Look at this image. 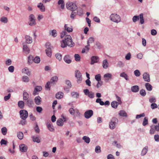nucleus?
Masks as SVG:
<instances>
[{"label": "nucleus", "mask_w": 159, "mask_h": 159, "mask_svg": "<svg viewBox=\"0 0 159 159\" xmlns=\"http://www.w3.org/2000/svg\"><path fill=\"white\" fill-rule=\"evenodd\" d=\"M93 115V111L92 110H89L86 111L84 113V116L86 119H89Z\"/></svg>", "instance_id": "7"}, {"label": "nucleus", "mask_w": 159, "mask_h": 159, "mask_svg": "<svg viewBox=\"0 0 159 159\" xmlns=\"http://www.w3.org/2000/svg\"><path fill=\"white\" fill-rule=\"evenodd\" d=\"M61 47L65 48L67 46L72 48L75 46V43L73 41L72 38L70 35H66L64 39L61 41Z\"/></svg>", "instance_id": "1"}, {"label": "nucleus", "mask_w": 159, "mask_h": 159, "mask_svg": "<svg viewBox=\"0 0 159 159\" xmlns=\"http://www.w3.org/2000/svg\"><path fill=\"white\" fill-rule=\"evenodd\" d=\"M95 152L97 153H99L101 152V147L99 146H97L95 148Z\"/></svg>", "instance_id": "48"}, {"label": "nucleus", "mask_w": 159, "mask_h": 159, "mask_svg": "<svg viewBox=\"0 0 159 159\" xmlns=\"http://www.w3.org/2000/svg\"><path fill=\"white\" fill-rule=\"evenodd\" d=\"M67 8L70 11H75L77 9L75 4L71 2H68L66 4Z\"/></svg>", "instance_id": "4"}, {"label": "nucleus", "mask_w": 159, "mask_h": 159, "mask_svg": "<svg viewBox=\"0 0 159 159\" xmlns=\"http://www.w3.org/2000/svg\"><path fill=\"white\" fill-rule=\"evenodd\" d=\"M156 101V99L155 97H152L150 98L149 99V102L150 103H154Z\"/></svg>", "instance_id": "60"}, {"label": "nucleus", "mask_w": 159, "mask_h": 159, "mask_svg": "<svg viewBox=\"0 0 159 159\" xmlns=\"http://www.w3.org/2000/svg\"><path fill=\"white\" fill-rule=\"evenodd\" d=\"M119 114L120 116H122L126 117L127 116V113L123 110H121L120 111Z\"/></svg>", "instance_id": "43"}, {"label": "nucleus", "mask_w": 159, "mask_h": 159, "mask_svg": "<svg viewBox=\"0 0 159 159\" xmlns=\"http://www.w3.org/2000/svg\"><path fill=\"white\" fill-rule=\"evenodd\" d=\"M119 104H120V103L116 101H113L111 102V104L112 107L115 109H116L117 108Z\"/></svg>", "instance_id": "28"}, {"label": "nucleus", "mask_w": 159, "mask_h": 159, "mask_svg": "<svg viewBox=\"0 0 159 159\" xmlns=\"http://www.w3.org/2000/svg\"><path fill=\"white\" fill-rule=\"evenodd\" d=\"M154 139L157 142H159V135L158 134H156L154 136Z\"/></svg>", "instance_id": "64"}, {"label": "nucleus", "mask_w": 159, "mask_h": 159, "mask_svg": "<svg viewBox=\"0 0 159 159\" xmlns=\"http://www.w3.org/2000/svg\"><path fill=\"white\" fill-rule=\"evenodd\" d=\"M63 60L67 64H70L71 62L70 56L69 55H65L64 57Z\"/></svg>", "instance_id": "14"}, {"label": "nucleus", "mask_w": 159, "mask_h": 159, "mask_svg": "<svg viewBox=\"0 0 159 159\" xmlns=\"http://www.w3.org/2000/svg\"><path fill=\"white\" fill-rule=\"evenodd\" d=\"M29 19L30 21L29 24L30 25L33 26L36 24V22L35 21V17L33 14H31L30 15Z\"/></svg>", "instance_id": "8"}, {"label": "nucleus", "mask_w": 159, "mask_h": 159, "mask_svg": "<svg viewBox=\"0 0 159 159\" xmlns=\"http://www.w3.org/2000/svg\"><path fill=\"white\" fill-rule=\"evenodd\" d=\"M18 105L20 108L23 109L24 107V102L22 101H20L18 102Z\"/></svg>", "instance_id": "30"}, {"label": "nucleus", "mask_w": 159, "mask_h": 159, "mask_svg": "<svg viewBox=\"0 0 159 159\" xmlns=\"http://www.w3.org/2000/svg\"><path fill=\"white\" fill-rule=\"evenodd\" d=\"M75 76L77 78V79L78 83H80L82 80V75L80 71L79 70H76L75 71Z\"/></svg>", "instance_id": "9"}, {"label": "nucleus", "mask_w": 159, "mask_h": 159, "mask_svg": "<svg viewBox=\"0 0 159 159\" xmlns=\"http://www.w3.org/2000/svg\"><path fill=\"white\" fill-rule=\"evenodd\" d=\"M66 84L68 86V88H70L71 87V84L70 81L69 80H66L65 81Z\"/></svg>", "instance_id": "57"}, {"label": "nucleus", "mask_w": 159, "mask_h": 159, "mask_svg": "<svg viewBox=\"0 0 159 159\" xmlns=\"http://www.w3.org/2000/svg\"><path fill=\"white\" fill-rule=\"evenodd\" d=\"M22 72L27 74L28 76H30V72L27 67H25L22 70Z\"/></svg>", "instance_id": "23"}, {"label": "nucleus", "mask_w": 159, "mask_h": 159, "mask_svg": "<svg viewBox=\"0 0 159 159\" xmlns=\"http://www.w3.org/2000/svg\"><path fill=\"white\" fill-rule=\"evenodd\" d=\"M95 78L96 80L98 81H101V76L100 74H98L95 75Z\"/></svg>", "instance_id": "55"}, {"label": "nucleus", "mask_w": 159, "mask_h": 159, "mask_svg": "<svg viewBox=\"0 0 159 159\" xmlns=\"http://www.w3.org/2000/svg\"><path fill=\"white\" fill-rule=\"evenodd\" d=\"M50 35H52L53 37H55L57 35V31L55 30H53L49 33Z\"/></svg>", "instance_id": "37"}, {"label": "nucleus", "mask_w": 159, "mask_h": 159, "mask_svg": "<svg viewBox=\"0 0 159 159\" xmlns=\"http://www.w3.org/2000/svg\"><path fill=\"white\" fill-rule=\"evenodd\" d=\"M20 117L23 120H25L27 118L28 113L25 110H21L19 111Z\"/></svg>", "instance_id": "5"}, {"label": "nucleus", "mask_w": 159, "mask_h": 159, "mask_svg": "<svg viewBox=\"0 0 159 159\" xmlns=\"http://www.w3.org/2000/svg\"><path fill=\"white\" fill-rule=\"evenodd\" d=\"M19 148L20 150L22 152H25L27 150V146L24 144H22L20 145Z\"/></svg>", "instance_id": "10"}, {"label": "nucleus", "mask_w": 159, "mask_h": 159, "mask_svg": "<svg viewBox=\"0 0 159 159\" xmlns=\"http://www.w3.org/2000/svg\"><path fill=\"white\" fill-rule=\"evenodd\" d=\"M94 41V39L92 37L89 38L87 41V44H90L93 43Z\"/></svg>", "instance_id": "41"}, {"label": "nucleus", "mask_w": 159, "mask_h": 159, "mask_svg": "<svg viewBox=\"0 0 159 159\" xmlns=\"http://www.w3.org/2000/svg\"><path fill=\"white\" fill-rule=\"evenodd\" d=\"M139 88L138 85H134L131 87V90L132 92L136 93L139 90Z\"/></svg>", "instance_id": "20"}, {"label": "nucleus", "mask_w": 159, "mask_h": 159, "mask_svg": "<svg viewBox=\"0 0 159 159\" xmlns=\"http://www.w3.org/2000/svg\"><path fill=\"white\" fill-rule=\"evenodd\" d=\"M91 62L90 64L91 65H93L95 63H98L99 60V58L98 56H92L91 58Z\"/></svg>", "instance_id": "6"}, {"label": "nucleus", "mask_w": 159, "mask_h": 159, "mask_svg": "<svg viewBox=\"0 0 159 159\" xmlns=\"http://www.w3.org/2000/svg\"><path fill=\"white\" fill-rule=\"evenodd\" d=\"M110 20L112 21L118 23L120 22V16L117 14H112L110 16Z\"/></svg>", "instance_id": "3"}, {"label": "nucleus", "mask_w": 159, "mask_h": 159, "mask_svg": "<svg viewBox=\"0 0 159 159\" xmlns=\"http://www.w3.org/2000/svg\"><path fill=\"white\" fill-rule=\"evenodd\" d=\"M47 126L48 129L51 132H53L54 131L53 126L52 123H48Z\"/></svg>", "instance_id": "18"}, {"label": "nucleus", "mask_w": 159, "mask_h": 159, "mask_svg": "<svg viewBox=\"0 0 159 159\" xmlns=\"http://www.w3.org/2000/svg\"><path fill=\"white\" fill-rule=\"evenodd\" d=\"M145 86L146 89L148 91H151L152 90V87L151 85L149 83H146L145 84Z\"/></svg>", "instance_id": "29"}, {"label": "nucleus", "mask_w": 159, "mask_h": 159, "mask_svg": "<svg viewBox=\"0 0 159 159\" xmlns=\"http://www.w3.org/2000/svg\"><path fill=\"white\" fill-rule=\"evenodd\" d=\"M17 136L20 139H22L23 138V134L22 132H19L17 133Z\"/></svg>", "instance_id": "44"}, {"label": "nucleus", "mask_w": 159, "mask_h": 159, "mask_svg": "<svg viewBox=\"0 0 159 159\" xmlns=\"http://www.w3.org/2000/svg\"><path fill=\"white\" fill-rule=\"evenodd\" d=\"M139 17L140 18V23L141 24H143L144 23V20L143 17V14L141 13L139 15Z\"/></svg>", "instance_id": "45"}, {"label": "nucleus", "mask_w": 159, "mask_h": 159, "mask_svg": "<svg viewBox=\"0 0 159 159\" xmlns=\"http://www.w3.org/2000/svg\"><path fill=\"white\" fill-rule=\"evenodd\" d=\"M71 96L74 98H77L79 95V93L75 92H71Z\"/></svg>", "instance_id": "33"}, {"label": "nucleus", "mask_w": 159, "mask_h": 159, "mask_svg": "<svg viewBox=\"0 0 159 159\" xmlns=\"http://www.w3.org/2000/svg\"><path fill=\"white\" fill-rule=\"evenodd\" d=\"M148 151V146H146L142 149L141 153V155L142 156H144L147 152Z\"/></svg>", "instance_id": "21"}, {"label": "nucleus", "mask_w": 159, "mask_h": 159, "mask_svg": "<svg viewBox=\"0 0 159 159\" xmlns=\"http://www.w3.org/2000/svg\"><path fill=\"white\" fill-rule=\"evenodd\" d=\"M23 51L25 52V53L27 54L30 52V49L27 45H23Z\"/></svg>", "instance_id": "24"}, {"label": "nucleus", "mask_w": 159, "mask_h": 159, "mask_svg": "<svg viewBox=\"0 0 159 159\" xmlns=\"http://www.w3.org/2000/svg\"><path fill=\"white\" fill-rule=\"evenodd\" d=\"M143 78L145 81L149 82L150 81V75L147 72H145L143 75Z\"/></svg>", "instance_id": "11"}, {"label": "nucleus", "mask_w": 159, "mask_h": 159, "mask_svg": "<svg viewBox=\"0 0 159 159\" xmlns=\"http://www.w3.org/2000/svg\"><path fill=\"white\" fill-rule=\"evenodd\" d=\"M2 133L3 135H5L7 133V129L6 127H3L1 129Z\"/></svg>", "instance_id": "49"}, {"label": "nucleus", "mask_w": 159, "mask_h": 159, "mask_svg": "<svg viewBox=\"0 0 159 159\" xmlns=\"http://www.w3.org/2000/svg\"><path fill=\"white\" fill-rule=\"evenodd\" d=\"M32 138L33 141L34 142H36L39 143L40 142V139H39V137L37 135H35L32 136Z\"/></svg>", "instance_id": "12"}, {"label": "nucleus", "mask_w": 159, "mask_h": 159, "mask_svg": "<svg viewBox=\"0 0 159 159\" xmlns=\"http://www.w3.org/2000/svg\"><path fill=\"white\" fill-rule=\"evenodd\" d=\"M140 93L141 96L144 97L146 95V93L144 89H142L140 90Z\"/></svg>", "instance_id": "56"}, {"label": "nucleus", "mask_w": 159, "mask_h": 159, "mask_svg": "<svg viewBox=\"0 0 159 159\" xmlns=\"http://www.w3.org/2000/svg\"><path fill=\"white\" fill-rule=\"evenodd\" d=\"M39 8L40 11H41L43 12L45 11V8L44 6L43 5V4L42 3H39L37 6Z\"/></svg>", "instance_id": "26"}, {"label": "nucleus", "mask_w": 159, "mask_h": 159, "mask_svg": "<svg viewBox=\"0 0 159 159\" xmlns=\"http://www.w3.org/2000/svg\"><path fill=\"white\" fill-rule=\"evenodd\" d=\"M64 28L65 30L68 32H72L73 31V29L72 28L68 27L67 25L65 24L64 26Z\"/></svg>", "instance_id": "38"}, {"label": "nucleus", "mask_w": 159, "mask_h": 159, "mask_svg": "<svg viewBox=\"0 0 159 159\" xmlns=\"http://www.w3.org/2000/svg\"><path fill=\"white\" fill-rule=\"evenodd\" d=\"M118 122V119L116 117H113L109 123V128L111 129H114L116 128V125Z\"/></svg>", "instance_id": "2"}, {"label": "nucleus", "mask_w": 159, "mask_h": 159, "mask_svg": "<svg viewBox=\"0 0 159 159\" xmlns=\"http://www.w3.org/2000/svg\"><path fill=\"white\" fill-rule=\"evenodd\" d=\"M120 76L121 77L124 78L126 80H129V76L125 72L120 73Z\"/></svg>", "instance_id": "25"}, {"label": "nucleus", "mask_w": 159, "mask_h": 159, "mask_svg": "<svg viewBox=\"0 0 159 159\" xmlns=\"http://www.w3.org/2000/svg\"><path fill=\"white\" fill-rule=\"evenodd\" d=\"M148 119L146 117H145L143 119V126H146L148 124Z\"/></svg>", "instance_id": "52"}, {"label": "nucleus", "mask_w": 159, "mask_h": 159, "mask_svg": "<svg viewBox=\"0 0 159 159\" xmlns=\"http://www.w3.org/2000/svg\"><path fill=\"white\" fill-rule=\"evenodd\" d=\"M72 12L70 15V17L72 19H74V17L76 15V12L74 11H72Z\"/></svg>", "instance_id": "62"}, {"label": "nucleus", "mask_w": 159, "mask_h": 159, "mask_svg": "<svg viewBox=\"0 0 159 159\" xmlns=\"http://www.w3.org/2000/svg\"><path fill=\"white\" fill-rule=\"evenodd\" d=\"M26 42L28 44L31 43L32 42V38L29 35H26L25 36Z\"/></svg>", "instance_id": "16"}, {"label": "nucleus", "mask_w": 159, "mask_h": 159, "mask_svg": "<svg viewBox=\"0 0 159 159\" xmlns=\"http://www.w3.org/2000/svg\"><path fill=\"white\" fill-rule=\"evenodd\" d=\"M0 21L3 23L6 24L8 22V19L6 17L2 16L0 18Z\"/></svg>", "instance_id": "35"}, {"label": "nucleus", "mask_w": 159, "mask_h": 159, "mask_svg": "<svg viewBox=\"0 0 159 159\" xmlns=\"http://www.w3.org/2000/svg\"><path fill=\"white\" fill-rule=\"evenodd\" d=\"M74 57L75 58V60L77 61H80V57L79 55L77 54H75V55Z\"/></svg>", "instance_id": "51"}, {"label": "nucleus", "mask_w": 159, "mask_h": 159, "mask_svg": "<svg viewBox=\"0 0 159 159\" xmlns=\"http://www.w3.org/2000/svg\"><path fill=\"white\" fill-rule=\"evenodd\" d=\"M45 51L47 55L49 57H51L52 54L51 49H46Z\"/></svg>", "instance_id": "39"}, {"label": "nucleus", "mask_w": 159, "mask_h": 159, "mask_svg": "<svg viewBox=\"0 0 159 159\" xmlns=\"http://www.w3.org/2000/svg\"><path fill=\"white\" fill-rule=\"evenodd\" d=\"M11 97V94L10 93H8L7 96H6L4 97V100L5 101H8L10 99Z\"/></svg>", "instance_id": "59"}, {"label": "nucleus", "mask_w": 159, "mask_h": 159, "mask_svg": "<svg viewBox=\"0 0 159 159\" xmlns=\"http://www.w3.org/2000/svg\"><path fill=\"white\" fill-rule=\"evenodd\" d=\"M102 67L104 69H107L108 66V63L107 59L104 60L102 62Z\"/></svg>", "instance_id": "22"}, {"label": "nucleus", "mask_w": 159, "mask_h": 159, "mask_svg": "<svg viewBox=\"0 0 159 159\" xmlns=\"http://www.w3.org/2000/svg\"><path fill=\"white\" fill-rule=\"evenodd\" d=\"M12 61L10 59H8L5 61V64L7 66H10L11 65Z\"/></svg>", "instance_id": "61"}, {"label": "nucleus", "mask_w": 159, "mask_h": 159, "mask_svg": "<svg viewBox=\"0 0 159 159\" xmlns=\"http://www.w3.org/2000/svg\"><path fill=\"white\" fill-rule=\"evenodd\" d=\"M22 80L25 82H28L29 81V79L27 76H24L22 77Z\"/></svg>", "instance_id": "42"}, {"label": "nucleus", "mask_w": 159, "mask_h": 159, "mask_svg": "<svg viewBox=\"0 0 159 159\" xmlns=\"http://www.w3.org/2000/svg\"><path fill=\"white\" fill-rule=\"evenodd\" d=\"M34 102L37 105H39L41 102V97L38 96L34 98Z\"/></svg>", "instance_id": "15"}, {"label": "nucleus", "mask_w": 159, "mask_h": 159, "mask_svg": "<svg viewBox=\"0 0 159 159\" xmlns=\"http://www.w3.org/2000/svg\"><path fill=\"white\" fill-rule=\"evenodd\" d=\"M55 57L59 61H61L62 59V55L60 53H56L55 54Z\"/></svg>", "instance_id": "46"}, {"label": "nucleus", "mask_w": 159, "mask_h": 159, "mask_svg": "<svg viewBox=\"0 0 159 159\" xmlns=\"http://www.w3.org/2000/svg\"><path fill=\"white\" fill-rule=\"evenodd\" d=\"M29 98V95L26 92L23 93V99L24 100H27Z\"/></svg>", "instance_id": "40"}, {"label": "nucleus", "mask_w": 159, "mask_h": 159, "mask_svg": "<svg viewBox=\"0 0 159 159\" xmlns=\"http://www.w3.org/2000/svg\"><path fill=\"white\" fill-rule=\"evenodd\" d=\"M139 19V16H134L132 18L133 21L134 22H135Z\"/></svg>", "instance_id": "54"}, {"label": "nucleus", "mask_w": 159, "mask_h": 159, "mask_svg": "<svg viewBox=\"0 0 159 159\" xmlns=\"http://www.w3.org/2000/svg\"><path fill=\"white\" fill-rule=\"evenodd\" d=\"M157 104L155 103H153L151 105V107L152 109L157 108Z\"/></svg>", "instance_id": "63"}, {"label": "nucleus", "mask_w": 159, "mask_h": 159, "mask_svg": "<svg viewBox=\"0 0 159 159\" xmlns=\"http://www.w3.org/2000/svg\"><path fill=\"white\" fill-rule=\"evenodd\" d=\"M58 4L59 5H61V7L62 9L64 8L65 3L63 0H59L58 2Z\"/></svg>", "instance_id": "34"}, {"label": "nucleus", "mask_w": 159, "mask_h": 159, "mask_svg": "<svg viewBox=\"0 0 159 159\" xmlns=\"http://www.w3.org/2000/svg\"><path fill=\"white\" fill-rule=\"evenodd\" d=\"M26 104L29 107H31L34 104V102L32 99H29L27 100Z\"/></svg>", "instance_id": "31"}, {"label": "nucleus", "mask_w": 159, "mask_h": 159, "mask_svg": "<svg viewBox=\"0 0 159 159\" xmlns=\"http://www.w3.org/2000/svg\"><path fill=\"white\" fill-rule=\"evenodd\" d=\"M134 74L135 76L139 77L141 75L140 72L139 70H136L134 71Z\"/></svg>", "instance_id": "50"}, {"label": "nucleus", "mask_w": 159, "mask_h": 159, "mask_svg": "<svg viewBox=\"0 0 159 159\" xmlns=\"http://www.w3.org/2000/svg\"><path fill=\"white\" fill-rule=\"evenodd\" d=\"M82 139L84 140V142L86 143H89L90 141V140L89 137L87 136H84L83 137Z\"/></svg>", "instance_id": "36"}, {"label": "nucleus", "mask_w": 159, "mask_h": 159, "mask_svg": "<svg viewBox=\"0 0 159 159\" xmlns=\"http://www.w3.org/2000/svg\"><path fill=\"white\" fill-rule=\"evenodd\" d=\"M64 95V93L61 92H59L57 93L55 95L56 98L57 99H61L62 98Z\"/></svg>", "instance_id": "19"}, {"label": "nucleus", "mask_w": 159, "mask_h": 159, "mask_svg": "<svg viewBox=\"0 0 159 159\" xmlns=\"http://www.w3.org/2000/svg\"><path fill=\"white\" fill-rule=\"evenodd\" d=\"M40 61V57L38 56H36L34 59V62L36 63H39Z\"/></svg>", "instance_id": "47"}, {"label": "nucleus", "mask_w": 159, "mask_h": 159, "mask_svg": "<svg viewBox=\"0 0 159 159\" xmlns=\"http://www.w3.org/2000/svg\"><path fill=\"white\" fill-rule=\"evenodd\" d=\"M42 90V88L41 86H37L34 88V90L33 93L34 95H36L37 94V92H40Z\"/></svg>", "instance_id": "13"}, {"label": "nucleus", "mask_w": 159, "mask_h": 159, "mask_svg": "<svg viewBox=\"0 0 159 159\" xmlns=\"http://www.w3.org/2000/svg\"><path fill=\"white\" fill-rule=\"evenodd\" d=\"M88 96L90 98H93L94 97V93L92 91H90Z\"/></svg>", "instance_id": "58"}, {"label": "nucleus", "mask_w": 159, "mask_h": 159, "mask_svg": "<svg viewBox=\"0 0 159 159\" xmlns=\"http://www.w3.org/2000/svg\"><path fill=\"white\" fill-rule=\"evenodd\" d=\"M58 80V78L57 76H54L51 78L50 81L49 82H50L51 84H55L57 82Z\"/></svg>", "instance_id": "17"}, {"label": "nucleus", "mask_w": 159, "mask_h": 159, "mask_svg": "<svg viewBox=\"0 0 159 159\" xmlns=\"http://www.w3.org/2000/svg\"><path fill=\"white\" fill-rule=\"evenodd\" d=\"M104 78H109V79H111L112 78V75L110 73H107L104 75Z\"/></svg>", "instance_id": "53"}, {"label": "nucleus", "mask_w": 159, "mask_h": 159, "mask_svg": "<svg viewBox=\"0 0 159 159\" xmlns=\"http://www.w3.org/2000/svg\"><path fill=\"white\" fill-rule=\"evenodd\" d=\"M64 121L61 118H59L57 121V124L59 126H61L63 125Z\"/></svg>", "instance_id": "27"}, {"label": "nucleus", "mask_w": 159, "mask_h": 159, "mask_svg": "<svg viewBox=\"0 0 159 159\" xmlns=\"http://www.w3.org/2000/svg\"><path fill=\"white\" fill-rule=\"evenodd\" d=\"M34 57L30 55L28 57V64H31L34 61Z\"/></svg>", "instance_id": "32"}]
</instances>
